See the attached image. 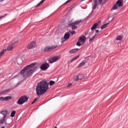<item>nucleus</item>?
<instances>
[{
	"mask_svg": "<svg viewBox=\"0 0 128 128\" xmlns=\"http://www.w3.org/2000/svg\"><path fill=\"white\" fill-rule=\"evenodd\" d=\"M48 82H46V80H44L40 82L37 84V86H36V94L38 97H36L35 98L34 100L32 102L31 104H34L36 100H38L40 98V96H42V94H44L46 92H48Z\"/></svg>",
	"mask_w": 128,
	"mask_h": 128,
	"instance_id": "nucleus-1",
	"label": "nucleus"
},
{
	"mask_svg": "<svg viewBox=\"0 0 128 128\" xmlns=\"http://www.w3.org/2000/svg\"><path fill=\"white\" fill-rule=\"evenodd\" d=\"M36 66V62H34L24 68L20 72V74L23 76V78H28L30 76L32 72H34L36 68H38V66Z\"/></svg>",
	"mask_w": 128,
	"mask_h": 128,
	"instance_id": "nucleus-2",
	"label": "nucleus"
},
{
	"mask_svg": "<svg viewBox=\"0 0 128 128\" xmlns=\"http://www.w3.org/2000/svg\"><path fill=\"white\" fill-rule=\"evenodd\" d=\"M28 100V98L26 96H22L19 98L17 102V104L20 106H22L24 102H26Z\"/></svg>",
	"mask_w": 128,
	"mask_h": 128,
	"instance_id": "nucleus-3",
	"label": "nucleus"
},
{
	"mask_svg": "<svg viewBox=\"0 0 128 128\" xmlns=\"http://www.w3.org/2000/svg\"><path fill=\"white\" fill-rule=\"evenodd\" d=\"M124 0H118L115 4L114 5V6L111 8V11L116 10H118V6L120 8H122V6H124Z\"/></svg>",
	"mask_w": 128,
	"mask_h": 128,
	"instance_id": "nucleus-4",
	"label": "nucleus"
},
{
	"mask_svg": "<svg viewBox=\"0 0 128 128\" xmlns=\"http://www.w3.org/2000/svg\"><path fill=\"white\" fill-rule=\"evenodd\" d=\"M86 37L84 35L82 36L77 42L76 46H82L86 42Z\"/></svg>",
	"mask_w": 128,
	"mask_h": 128,
	"instance_id": "nucleus-5",
	"label": "nucleus"
},
{
	"mask_svg": "<svg viewBox=\"0 0 128 128\" xmlns=\"http://www.w3.org/2000/svg\"><path fill=\"white\" fill-rule=\"evenodd\" d=\"M58 48V45H53L51 46H47L44 48V52H50L51 50H56Z\"/></svg>",
	"mask_w": 128,
	"mask_h": 128,
	"instance_id": "nucleus-6",
	"label": "nucleus"
},
{
	"mask_svg": "<svg viewBox=\"0 0 128 128\" xmlns=\"http://www.w3.org/2000/svg\"><path fill=\"white\" fill-rule=\"evenodd\" d=\"M60 58V56H54L52 58L48 59V60L50 64H54V62H58Z\"/></svg>",
	"mask_w": 128,
	"mask_h": 128,
	"instance_id": "nucleus-7",
	"label": "nucleus"
},
{
	"mask_svg": "<svg viewBox=\"0 0 128 128\" xmlns=\"http://www.w3.org/2000/svg\"><path fill=\"white\" fill-rule=\"evenodd\" d=\"M93 2L94 3H92V11L87 18H88V16L92 14V13L94 12V10H96V8H98V0H93Z\"/></svg>",
	"mask_w": 128,
	"mask_h": 128,
	"instance_id": "nucleus-8",
	"label": "nucleus"
},
{
	"mask_svg": "<svg viewBox=\"0 0 128 128\" xmlns=\"http://www.w3.org/2000/svg\"><path fill=\"white\" fill-rule=\"evenodd\" d=\"M34 48H36V43L34 41L30 42L27 46L28 50H32Z\"/></svg>",
	"mask_w": 128,
	"mask_h": 128,
	"instance_id": "nucleus-9",
	"label": "nucleus"
},
{
	"mask_svg": "<svg viewBox=\"0 0 128 128\" xmlns=\"http://www.w3.org/2000/svg\"><path fill=\"white\" fill-rule=\"evenodd\" d=\"M50 68V64L48 63L44 62L42 66H40L41 70H46Z\"/></svg>",
	"mask_w": 128,
	"mask_h": 128,
	"instance_id": "nucleus-10",
	"label": "nucleus"
},
{
	"mask_svg": "<svg viewBox=\"0 0 128 128\" xmlns=\"http://www.w3.org/2000/svg\"><path fill=\"white\" fill-rule=\"evenodd\" d=\"M12 98L10 96H8L5 98L0 97V102H8V100H10Z\"/></svg>",
	"mask_w": 128,
	"mask_h": 128,
	"instance_id": "nucleus-11",
	"label": "nucleus"
},
{
	"mask_svg": "<svg viewBox=\"0 0 128 128\" xmlns=\"http://www.w3.org/2000/svg\"><path fill=\"white\" fill-rule=\"evenodd\" d=\"M68 25L70 26H72V30H76V28H77L78 26H76V24H74L72 23V21H70L68 24Z\"/></svg>",
	"mask_w": 128,
	"mask_h": 128,
	"instance_id": "nucleus-12",
	"label": "nucleus"
},
{
	"mask_svg": "<svg viewBox=\"0 0 128 128\" xmlns=\"http://www.w3.org/2000/svg\"><path fill=\"white\" fill-rule=\"evenodd\" d=\"M102 22L101 21H100L99 22L97 23H95L92 26L91 28V30H96L100 24V23Z\"/></svg>",
	"mask_w": 128,
	"mask_h": 128,
	"instance_id": "nucleus-13",
	"label": "nucleus"
},
{
	"mask_svg": "<svg viewBox=\"0 0 128 128\" xmlns=\"http://www.w3.org/2000/svg\"><path fill=\"white\" fill-rule=\"evenodd\" d=\"M78 50H80V48H78L72 49L69 51V54H76V52H78Z\"/></svg>",
	"mask_w": 128,
	"mask_h": 128,
	"instance_id": "nucleus-14",
	"label": "nucleus"
},
{
	"mask_svg": "<svg viewBox=\"0 0 128 128\" xmlns=\"http://www.w3.org/2000/svg\"><path fill=\"white\" fill-rule=\"evenodd\" d=\"M108 0H98V4H102V6H103L104 4H105L106 3L108 2Z\"/></svg>",
	"mask_w": 128,
	"mask_h": 128,
	"instance_id": "nucleus-15",
	"label": "nucleus"
},
{
	"mask_svg": "<svg viewBox=\"0 0 128 128\" xmlns=\"http://www.w3.org/2000/svg\"><path fill=\"white\" fill-rule=\"evenodd\" d=\"M8 110H3L0 112V114H2L3 116L6 118V116H8Z\"/></svg>",
	"mask_w": 128,
	"mask_h": 128,
	"instance_id": "nucleus-16",
	"label": "nucleus"
},
{
	"mask_svg": "<svg viewBox=\"0 0 128 128\" xmlns=\"http://www.w3.org/2000/svg\"><path fill=\"white\" fill-rule=\"evenodd\" d=\"M96 36H98V34H95L94 36L92 38H90V36H89L88 37V38H90L89 42H92V40H94V38H96Z\"/></svg>",
	"mask_w": 128,
	"mask_h": 128,
	"instance_id": "nucleus-17",
	"label": "nucleus"
},
{
	"mask_svg": "<svg viewBox=\"0 0 128 128\" xmlns=\"http://www.w3.org/2000/svg\"><path fill=\"white\" fill-rule=\"evenodd\" d=\"M14 50V47L12 46L11 44L8 46L7 50H8V52H10V50Z\"/></svg>",
	"mask_w": 128,
	"mask_h": 128,
	"instance_id": "nucleus-18",
	"label": "nucleus"
},
{
	"mask_svg": "<svg viewBox=\"0 0 128 128\" xmlns=\"http://www.w3.org/2000/svg\"><path fill=\"white\" fill-rule=\"evenodd\" d=\"M86 62H80V64H79V65H78V68H82V66H84V64H86Z\"/></svg>",
	"mask_w": 128,
	"mask_h": 128,
	"instance_id": "nucleus-19",
	"label": "nucleus"
},
{
	"mask_svg": "<svg viewBox=\"0 0 128 128\" xmlns=\"http://www.w3.org/2000/svg\"><path fill=\"white\" fill-rule=\"evenodd\" d=\"M70 36V34L68 32H66L64 34V38H66V40H68Z\"/></svg>",
	"mask_w": 128,
	"mask_h": 128,
	"instance_id": "nucleus-20",
	"label": "nucleus"
},
{
	"mask_svg": "<svg viewBox=\"0 0 128 128\" xmlns=\"http://www.w3.org/2000/svg\"><path fill=\"white\" fill-rule=\"evenodd\" d=\"M6 52V49H3L0 52V58H2L4 56V53Z\"/></svg>",
	"mask_w": 128,
	"mask_h": 128,
	"instance_id": "nucleus-21",
	"label": "nucleus"
},
{
	"mask_svg": "<svg viewBox=\"0 0 128 128\" xmlns=\"http://www.w3.org/2000/svg\"><path fill=\"white\" fill-rule=\"evenodd\" d=\"M108 24H110V22L104 24L101 26V30H104V28H106L108 26Z\"/></svg>",
	"mask_w": 128,
	"mask_h": 128,
	"instance_id": "nucleus-22",
	"label": "nucleus"
},
{
	"mask_svg": "<svg viewBox=\"0 0 128 128\" xmlns=\"http://www.w3.org/2000/svg\"><path fill=\"white\" fill-rule=\"evenodd\" d=\"M80 22H82V20H77L74 21V22H72V24H75L76 26L78 24H80Z\"/></svg>",
	"mask_w": 128,
	"mask_h": 128,
	"instance_id": "nucleus-23",
	"label": "nucleus"
},
{
	"mask_svg": "<svg viewBox=\"0 0 128 128\" xmlns=\"http://www.w3.org/2000/svg\"><path fill=\"white\" fill-rule=\"evenodd\" d=\"M123 38L124 37L121 36H117L116 38V40H122Z\"/></svg>",
	"mask_w": 128,
	"mask_h": 128,
	"instance_id": "nucleus-24",
	"label": "nucleus"
},
{
	"mask_svg": "<svg viewBox=\"0 0 128 128\" xmlns=\"http://www.w3.org/2000/svg\"><path fill=\"white\" fill-rule=\"evenodd\" d=\"M18 44V41H15V42H13L11 44L13 46V48H14Z\"/></svg>",
	"mask_w": 128,
	"mask_h": 128,
	"instance_id": "nucleus-25",
	"label": "nucleus"
},
{
	"mask_svg": "<svg viewBox=\"0 0 128 128\" xmlns=\"http://www.w3.org/2000/svg\"><path fill=\"white\" fill-rule=\"evenodd\" d=\"M14 116H16V110H13L10 116H11V118H14Z\"/></svg>",
	"mask_w": 128,
	"mask_h": 128,
	"instance_id": "nucleus-26",
	"label": "nucleus"
},
{
	"mask_svg": "<svg viewBox=\"0 0 128 128\" xmlns=\"http://www.w3.org/2000/svg\"><path fill=\"white\" fill-rule=\"evenodd\" d=\"M56 84V82L53 80H50L48 84V86H53V84Z\"/></svg>",
	"mask_w": 128,
	"mask_h": 128,
	"instance_id": "nucleus-27",
	"label": "nucleus"
},
{
	"mask_svg": "<svg viewBox=\"0 0 128 128\" xmlns=\"http://www.w3.org/2000/svg\"><path fill=\"white\" fill-rule=\"evenodd\" d=\"M44 2H46V0H42V1L36 6V8H38V6H40L42 4V3Z\"/></svg>",
	"mask_w": 128,
	"mask_h": 128,
	"instance_id": "nucleus-28",
	"label": "nucleus"
},
{
	"mask_svg": "<svg viewBox=\"0 0 128 128\" xmlns=\"http://www.w3.org/2000/svg\"><path fill=\"white\" fill-rule=\"evenodd\" d=\"M74 82H77V80H80V76L78 75L74 77Z\"/></svg>",
	"mask_w": 128,
	"mask_h": 128,
	"instance_id": "nucleus-29",
	"label": "nucleus"
},
{
	"mask_svg": "<svg viewBox=\"0 0 128 128\" xmlns=\"http://www.w3.org/2000/svg\"><path fill=\"white\" fill-rule=\"evenodd\" d=\"M18 64H22V60L21 58H19L17 60Z\"/></svg>",
	"mask_w": 128,
	"mask_h": 128,
	"instance_id": "nucleus-30",
	"label": "nucleus"
},
{
	"mask_svg": "<svg viewBox=\"0 0 128 128\" xmlns=\"http://www.w3.org/2000/svg\"><path fill=\"white\" fill-rule=\"evenodd\" d=\"M66 38H64V37L62 38V43L64 44V42H66Z\"/></svg>",
	"mask_w": 128,
	"mask_h": 128,
	"instance_id": "nucleus-31",
	"label": "nucleus"
},
{
	"mask_svg": "<svg viewBox=\"0 0 128 128\" xmlns=\"http://www.w3.org/2000/svg\"><path fill=\"white\" fill-rule=\"evenodd\" d=\"M9 90H10L8 89L6 90H4L2 91V92H5V94H8V92Z\"/></svg>",
	"mask_w": 128,
	"mask_h": 128,
	"instance_id": "nucleus-32",
	"label": "nucleus"
},
{
	"mask_svg": "<svg viewBox=\"0 0 128 128\" xmlns=\"http://www.w3.org/2000/svg\"><path fill=\"white\" fill-rule=\"evenodd\" d=\"M8 14H6L3 16H0V18H4V16H8Z\"/></svg>",
	"mask_w": 128,
	"mask_h": 128,
	"instance_id": "nucleus-33",
	"label": "nucleus"
},
{
	"mask_svg": "<svg viewBox=\"0 0 128 128\" xmlns=\"http://www.w3.org/2000/svg\"><path fill=\"white\" fill-rule=\"evenodd\" d=\"M71 34H72V36H74V34H76V31L74 30H72V32H70Z\"/></svg>",
	"mask_w": 128,
	"mask_h": 128,
	"instance_id": "nucleus-34",
	"label": "nucleus"
},
{
	"mask_svg": "<svg viewBox=\"0 0 128 128\" xmlns=\"http://www.w3.org/2000/svg\"><path fill=\"white\" fill-rule=\"evenodd\" d=\"M76 57L75 58H72V60L70 62H74V60H76Z\"/></svg>",
	"mask_w": 128,
	"mask_h": 128,
	"instance_id": "nucleus-35",
	"label": "nucleus"
},
{
	"mask_svg": "<svg viewBox=\"0 0 128 128\" xmlns=\"http://www.w3.org/2000/svg\"><path fill=\"white\" fill-rule=\"evenodd\" d=\"M6 117L3 116V118L2 119V120L3 122H4V121L6 120Z\"/></svg>",
	"mask_w": 128,
	"mask_h": 128,
	"instance_id": "nucleus-36",
	"label": "nucleus"
},
{
	"mask_svg": "<svg viewBox=\"0 0 128 128\" xmlns=\"http://www.w3.org/2000/svg\"><path fill=\"white\" fill-rule=\"evenodd\" d=\"M4 122L2 120V119L0 120V124H4Z\"/></svg>",
	"mask_w": 128,
	"mask_h": 128,
	"instance_id": "nucleus-37",
	"label": "nucleus"
},
{
	"mask_svg": "<svg viewBox=\"0 0 128 128\" xmlns=\"http://www.w3.org/2000/svg\"><path fill=\"white\" fill-rule=\"evenodd\" d=\"M70 86H72V83L68 84L67 86L68 88V87Z\"/></svg>",
	"mask_w": 128,
	"mask_h": 128,
	"instance_id": "nucleus-38",
	"label": "nucleus"
},
{
	"mask_svg": "<svg viewBox=\"0 0 128 128\" xmlns=\"http://www.w3.org/2000/svg\"><path fill=\"white\" fill-rule=\"evenodd\" d=\"M96 32L98 34V32H100V30H96Z\"/></svg>",
	"mask_w": 128,
	"mask_h": 128,
	"instance_id": "nucleus-39",
	"label": "nucleus"
},
{
	"mask_svg": "<svg viewBox=\"0 0 128 128\" xmlns=\"http://www.w3.org/2000/svg\"><path fill=\"white\" fill-rule=\"evenodd\" d=\"M68 4V2H67V1L63 4V6H64V4Z\"/></svg>",
	"mask_w": 128,
	"mask_h": 128,
	"instance_id": "nucleus-40",
	"label": "nucleus"
},
{
	"mask_svg": "<svg viewBox=\"0 0 128 128\" xmlns=\"http://www.w3.org/2000/svg\"><path fill=\"white\" fill-rule=\"evenodd\" d=\"M68 4V2H67V1L63 4V6H64V4Z\"/></svg>",
	"mask_w": 128,
	"mask_h": 128,
	"instance_id": "nucleus-41",
	"label": "nucleus"
},
{
	"mask_svg": "<svg viewBox=\"0 0 128 128\" xmlns=\"http://www.w3.org/2000/svg\"><path fill=\"white\" fill-rule=\"evenodd\" d=\"M88 32H86L85 33H84V34H85V36H88Z\"/></svg>",
	"mask_w": 128,
	"mask_h": 128,
	"instance_id": "nucleus-42",
	"label": "nucleus"
},
{
	"mask_svg": "<svg viewBox=\"0 0 128 128\" xmlns=\"http://www.w3.org/2000/svg\"><path fill=\"white\" fill-rule=\"evenodd\" d=\"M66 2H67L68 3V2H72V1H71V0H68Z\"/></svg>",
	"mask_w": 128,
	"mask_h": 128,
	"instance_id": "nucleus-43",
	"label": "nucleus"
},
{
	"mask_svg": "<svg viewBox=\"0 0 128 128\" xmlns=\"http://www.w3.org/2000/svg\"><path fill=\"white\" fill-rule=\"evenodd\" d=\"M77 58H80V55H78V56H76Z\"/></svg>",
	"mask_w": 128,
	"mask_h": 128,
	"instance_id": "nucleus-44",
	"label": "nucleus"
},
{
	"mask_svg": "<svg viewBox=\"0 0 128 128\" xmlns=\"http://www.w3.org/2000/svg\"><path fill=\"white\" fill-rule=\"evenodd\" d=\"M75 58H76V60H78V57H77V56H76V57H75Z\"/></svg>",
	"mask_w": 128,
	"mask_h": 128,
	"instance_id": "nucleus-45",
	"label": "nucleus"
},
{
	"mask_svg": "<svg viewBox=\"0 0 128 128\" xmlns=\"http://www.w3.org/2000/svg\"><path fill=\"white\" fill-rule=\"evenodd\" d=\"M0 128H4V126H2Z\"/></svg>",
	"mask_w": 128,
	"mask_h": 128,
	"instance_id": "nucleus-46",
	"label": "nucleus"
},
{
	"mask_svg": "<svg viewBox=\"0 0 128 128\" xmlns=\"http://www.w3.org/2000/svg\"><path fill=\"white\" fill-rule=\"evenodd\" d=\"M114 16H116V15L113 16V18H114Z\"/></svg>",
	"mask_w": 128,
	"mask_h": 128,
	"instance_id": "nucleus-47",
	"label": "nucleus"
},
{
	"mask_svg": "<svg viewBox=\"0 0 128 128\" xmlns=\"http://www.w3.org/2000/svg\"><path fill=\"white\" fill-rule=\"evenodd\" d=\"M17 86H18V84H17Z\"/></svg>",
	"mask_w": 128,
	"mask_h": 128,
	"instance_id": "nucleus-48",
	"label": "nucleus"
},
{
	"mask_svg": "<svg viewBox=\"0 0 128 128\" xmlns=\"http://www.w3.org/2000/svg\"><path fill=\"white\" fill-rule=\"evenodd\" d=\"M1 0L4 1V0Z\"/></svg>",
	"mask_w": 128,
	"mask_h": 128,
	"instance_id": "nucleus-49",
	"label": "nucleus"
},
{
	"mask_svg": "<svg viewBox=\"0 0 128 128\" xmlns=\"http://www.w3.org/2000/svg\"><path fill=\"white\" fill-rule=\"evenodd\" d=\"M112 20H114V18H112Z\"/></svg>",
	"mask_w": 128,
	"mask_h": 128,
	"instance_id": "nucleus-50",
	"label": "nucleus"
},
{
	"mask_svg": "<svg viewBox=\"0 0 128 128\" xmlns=\"http://www.w3.org/2000/svg\"><path fill=\"white\" fill-rule=\"evenodd\" d=\"M72 0H71V1H72Z\"/></svg>",
	"mask_w": 128,
	"mask_h": 128,
	"instance_id": "nucleus-51",
	"label": "nucleus"
}]
</instances>
